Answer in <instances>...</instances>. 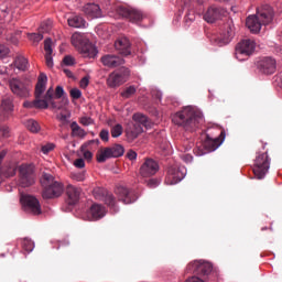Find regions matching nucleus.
Instances as JSON below:
<instances>
[{
    "mask_svg": "<svg viewBox=\"0 0 282 282\" xmlns=\"http://www.w3.org/2000/svg\"><path fill=\"white\" fill-rule=\"evenodd\" d=\"M117 14L128 20L130 23H139L144 18L142 11L134 9L132 7H124V6L117 8Z\"/></svg>",
    "mask_w": 282,
    "mask_h": 282,
    "instance_id": "obj_11",
    "label": "nucleus"
},
{
    "mask_svg": "<svg viewBox=\"0 0 282 282\" xmlns=\"http://www.w3.org/2000/svg\"><path fill=\"white\" fill-rule=\"evenodd\" d=\"M6 155H7V151L6 150L0 152V164L2 163V160L4 159Z\"/></svg>",
    "mask_w": 282,
    "mask_h": 282,
    "instance_id": "obj_60",
    "label": "nucleus"
},
{
    "mask_svg": "<svg viewBox=\"0 0 282 282\" xmlns=\"http://www.w3.org/2000/svg\"><path fill=\"white\" fill-rule=\"evenodd\" d=\"M83 11L88 19L93 20L102 18V10L97 3L85 4Z\"/></svg>",
    "mask_w": 282,
    "mask_h": 282,
    "instance_id": "obj_23",
    "label": "nucleus"
},
{
    "mask_svg": "<svg viewBox=\"0 0 282 282\" xmlns=\"http://www.w3.org/2000/svg\"><path fill=\"white\" fill-rule=\"evenodd\" d=\"M185 282H205V281L200 279L198 275L194 274L193 276L187 278Z\"/></svg>",
    "mask_w": 282,
    "mask_h": 282,
    "instance_id": "obj_50",
    "label": "nucleus"
},
{
    "mask_svg": "<svg viewBox=\"0 0 282 282\" xmlns=\"http://www.w3.org/2000/svg\"><path fill=\"white\" fill-rule=\"evenodd\" d=\"M274 19V9L270 4H264L257 10L256 14H251L246 20V26L251 33L258 34L261 26L272 23Z\"/></svg>",
    "mask_w": 282,
    "mask_h": 282,
    "instance_id": "obj_3",
    "label": "nucleus"
},
{
    "mask_svg": "<svg viewBox=\"0 0 282 282\" xmlns=\"http://www.w3.org/2000/svg\"><path fill=\"white\" fill-rule=\"evenodd\" d=\"M35 183L34 167L32 165L23 164L19 167L18 185L22 188L32 186Z\"/></svg>",
    "mask_w": 282,
    "mask_h": 282,
    "instance_id": "obj_9",
    "label": "nucleus"
},
{
    "mask_svg": "<svg viewBox=\"0 0 282 282\" xmlns=\"http://www.w3.org/2000/svg\"><path fill=\"white\" fill-rule=\"evenodd\" d=\"M115 50L123 56H129L131 54V43L127 36H121L115 41Z\"/></svg>",
    "mask_w": 282,
    "mask_h": 282,
    "instance_id": "obj_20",
    "label": "nucleus"
},
{
    "mask_svg": "<svg viewBox=\"0 0 282 282\" xmlns=\"http://www.w3.org/2000/svg\"><path fill=\"white\" fill-rule=\"evenodd\" d=\"M172 121L191 132L198 130L205 123L203 112L192 107H186L174 115Z\"/></svg>",
    "mask_w": 282,
    "mask_h": 282,
    "instance_id": "obj_1",
    "label": "nucleus"
},
{
    "mask_svg": "<svg viewBox=\"0 0 282 282\" xmlns=\"http://www.w3.org/2000/svg\"><path fill=\"white\" fill-rule=\"evenodd\" d=\"M20 202L26 209L31 210L33 215H41L40 202L34 196L21 193Z\"/></svg>",
    "mask_w": 282,
    "mask_h": 282,
    "instance_id": "obj_15",
    "label": "nucleus"
},
{
    "mask_svg": "<svg viewBox=\"0 0 282 282\" xmlns=\"http://www.w3.org/2000/svg\"><path fill=\"white\" fill-rule=\"evenodd\" d=\"M142 132H144L143 130V126L134 122L131 130L128 132L129 138H131L132 140L137 139Z\"/></svg>",
    "mask_w": 282,
    "mask_h": 282,
    "instance_id": "obj_33",
    "label": "nucleus"
},
{
    "mask_svg": "<svg viewBox=\"0 0 282 282\" xmlns=\"http://www.w3.org/2000/svg\"><path fill=\"white\" fill-rule=\"evenodd\" d=\"M226 13L227 11L224 8L210 6L204 13V20L205 22L213 24L221 20L226 15Z\"/></svg>",
    "mask_w": 282,
    "mask_h": 282,
    "instance_id": "obj_13",
    "label": "nucleus"
},
{
    "mask_svg": "<svg viewBox=\"0 0 282 282\" xmlns=\"http://www.w3.org/2000/svg\"><path fill=\"white\" fill-rule=\"evenodd\" d=\"M123 132V128L121 124H117L115 127H112V129H110V134L112 135V138H119Z\"/></svg>",
    "mask_w": 282,
    "mask_h": 282,
    "instance_id": "obj_39",
    "label": "nucleus"
},
{
    "mask_svg": "<svg viewBox=\"0 0 282 282\" xmlns=\"http://www.w3.org/2000/svg\"><path fill=\"white\" fill-rule=\"evenodd\" d=\"M254 53V41L247 39L236 45V58L240 62L248 59Z\"/></svg>",
    "mask_w": 282,
    "mask_h": 282,
    "instance_id": "obj_10",
    "label": "nucleus"
},
{
    "mask_svg": "<svg viewBox=\"0 0 282 282\" xmlns=\"http://www.w3.org/2000/svg\"><path fill=\"white\" fill-rule=\"evenodd\" d=\"M158 185H159V181L155 180V178H151V180L147 181V186H148L149 188H154V187H156Z\"/></svg>",
    "mask_w": 282,
    "mask_h": 282,
    "instance_id": "obj_49",
    "label": "nucleus"
},
{
    "mask_svg": "<svg viewBox=\"0 0 282 282\" xmlns=\"http://www.w3.org/2000/svg\"><path fill=\"white\" fill-rule=\"evenodd\" d=\"M108 87L116 88L126 83L123 75L120 73H110L107 79Z\"/></svg>",
    "mask_w": 282,
    "mask_h": 282,
    "instance_id": "obj_27",
    "label": "nucleus"
},
{
    "mask_svg": "<svg viewBox=\"0 0 282 282\" xmlns=\"http://www.w3.org/2000/svg\"><path fill=\"white\" fill-rule=\"evenodd\" d=\"M74 165L78 169H83L85 167V161L83 159H77L75 162H74Z\"/></svg>",
    "mask_w": 282,
    "mask_h": 282,
    "instance_id": "obj_53",
    "label": "nucleus"
},
{
    "mask_svg": "<svg viewBox=\"0 0 282 282\" xmlns=\"http://www.w3.org/2000/svg\"><path fill=\"white\" fill-rule=\"evenodd\" d=\"M47 77L45 73L39 75L37 84L35 86V100L33 102H24L25 108L47 109L51 105L53 109L58 108L56 102L53 101V88H48L44 99H41L42 94L45 91Z\"/></svg>",
    "mask_w": 282,
    "mask_h": 282,
    "instance_id": "obj_2",
    "label": "nucleus"
},
{
    "mask_svg": "<svg viewBox=\"0 0 282 282\" xmlns=\"http://www.w3.org/2000/svg\"><path fill=\"white\" fill-rule=\"evenodd\" d=\"M79 122L85 126V127H88V126H91L95 123L94 119L90 118V117H83L79 119Z\"/></svg>",
    "mask_w": 282,
    "mask_h": 282,
    "instance_id": "obj_43",
    "label": "nucleus"
},
{
    "mask_svg": "<svg viewBox=\"0 0 282 282\" xmlns=\"http://www.w3.org/2000/svg\"><path fill=\"white\" fill-rule=\"evenodd\" d=\"M93 193L97 200L106 203L110 208H115L116 212V197L111 193L102 187H96Z\"/></svg>",
    "mask_w": 282,
    "mask_h": 282,
    "instance_id": "obj_16",
    "label": "nucleus"
},
{
    "mask_svg": "<svg viewBox=\"0 0 282 282\" xmlns=\"http://www.w3.org/2000/svg\"><path fill=\"white\" fill-rule=\"evenodd\" d=\"M235 36V24L232 21H228L224 25V31L220 35H212L210 42L217 46H224L229 44L231 39Z\"/></svg>",
    "mask_w": 282,
    "mask_h": 282,
    "instance_id": "obj_8",
    "label": "nucleus"
},
{
    "mask_svg": "<svg viewBox=\"0 0 282 282\" xmlns=\"http://www.w3.org/2000/svg\"><path fill=\"white\" fill-rule=\"evenodd\" d=\"M225 139L226 131H221L220 135L216 139L207 137L206 140L204 141V148L208 151H215L224 143Z\"/></svg>",
    "mask_w": 282,
    "mask_h": 282,
    "instance_id": "obj_21",
    "label": "nucleus"
},
{
    "mask_svg": "<svg viewBox=\"0 0 282 282\" xmlns=\"http://www.w3.org/2000/svg\"><path fill=\"white\" fill-rule=\"evenodd\" d=\"M182 160L189 163L193 161V156L191 154H183L181 155Z\"/></svg>",
    "mask_w": 282,
    "mask_h": 282,
    "instance_id": "obj_57",
    "label": "nucleus"
},
{
    "mask_svg": "<svg viewBox=\"0 0 282 282\" xmlns=\"http://www.w3.org/2000/svg\"><path fill=\"white\" fill-rule=\"evenodd\" d=\"M99 138H101V140L104 142H108L109 141V131L108 130H101V132H99Z\"/></svg>",
    "mask_w": 282,
    "mask_h": 282,
    "instance_id": "obj_47",
    "label": "nucleus"
},
{
    "mask_svg": "<svg viewBox=\"0 0 282 282\" xmlns=\"http://www.w3.org/2000/svg\"><path fill=\"white\" fill-rule=\"evenodd\" d=\"M13 175H15V170L14 169L12 170V172L9 176H13Z\"/></svg>",
    "mask_w": 282,
    "mask_h": 282,
    "instance_id": "obj_64",
    "label": "nucleus"
},
{
    "mask_svg": "<svg viewBox=\"0 0 282 282\" xmlns=\"http://www.w3.org/2000/svg\"><path fill=\"white\" fill-rule=\"evenodd\" d=\"M22 248H23V250L26 251L28 253H31V252L33 251V249H34V243H33V241L30 240V239H24V240L22 241Z\"/></svg>",
    "mask_w": 282,
    "mask_h": 282,
    "instance_id": "obj_38",
    "label": "nucleus"
},
{
    "mask_svg": "<svg viewBox=\"0 0 282 282\" xmlns=\"http://www.w3.org/2000/svg\"><path fill=\"white\" fill-rule=\"evenodd\" d=\"M41 184L44 187L42 196L45 199L59 197L64 192L63 184L55 181L53 175L48 173H43Z\"/></svg>",
    "mask_w": 282,
    "mask_h": 282,
    "instance_id": "obj_4",
    "label": "nucleus"
},
{
    "mask_svg": "<svg viewBox=\"0 0 282 282\" xmlns=\"http://www.w3.org/2000/svg\"><path fill=\"white\" fill-rule=\"evenodd\" d=\"M70 129L73 137L85 138L87 135L86 131L75 121L70 124Z\"/></svg>",
    "mask_w": 282,
    "mask_h": 282,
    "instance_id": "obj_34",
    "label": "nucleus"
},
{
    "mask_svg": "<svg viewBox=\"0 0 282 282\" xmlns=\"http://www.w3.org/2000/svg\"><path fill=\"white\" fill-rule=\"evenodd\" d=\"M115 193H117V196H119V200L123 202V204H131L138 199L135 192L124 186H117Z\"/></svg>",
    "mask_w": 282,
    "mask_h": 282,
    "instance_id": "obj_18",
    "label": "nucleus"
},
{
    "mask_svg": "<svg viewBox=\"0 0 282 282\" xmlns=\"http://www.w3.org/2000/svg\"><path fill=\"white\" fill-rule=\"evenodd\" d=\"M213 270L214 265L212 262L205 260H195L186 265L185 273H192L199 278H207L212 274Z\"/></svg>",
    "mask_w": 282,
    "mask_h": 282,
    "instance_id": "obj_5",
    "label": "nucleus"
},
{
    "mask_svg": "<svg viewBox=\"0 0 282 282\" xmlns=\"http://www.w3.org/2000/svg\"><path fill=\"white\" fill-rule=\"evenodd\" d=\"M52 30V21L47 20L41 23L40 31L41 33H48Z\"/></svg>",
    "mask_w": 282,
    "mask_h": 282,
    "instance_id": "obj_40",
    "label": "nucleus"
},
{
    "mask_svg": "<svg viewBox=\"0 0 282 282\" xmlns=\"http://www.w3.org/2000/svg\"><path fill=\"white\" fill-rule=\"evenodd\" d=\"M64 73L67 75V77H69V78L73 77L72 70H68L67 68H65V69H64Z\"/></svg>",
    "mask_w": 282,
    "mask_h": 282,
    "instance_id": "obj_61",
    "label": "nucleus"
},
{
    "mask_svg": "<svg viewBox=\"0 0 282 282\" xmlns=\"http://www.w3.org/2000/svg\"><path fill=\"white\" fill-rule=\"evenodd\" d=\"M67 117L65 115H62L61 120L66 121Z\"/></svg>",
    "mask_w": 282,
    "mask_h": 282,
    "instance_id": "obj_63",
    "label": "nucleus"
},
{
    "mask_svg": "<svg viewBox=\"0 0 282 282\" xmlns=\"http://www.w3.org/2000/svg\"><path fill=\"white\" fill-rule=\"evenodd\" d=\"M44 50H45V62H46V66L48 68H53L54 63H53V48H52V40L51 39H46L44 42Z\"/></svg>",
    "mask_w": 282,
    "mask_h": 282,
    "instance_id": "obj_28",
    "label": "nucleus"
},
{
    "mask_svg": "<svg viewBox=\"0 0 282 282\" xmlns=\"http://www.w3.org/2000/svg\"><path fill=\"white\" fill-rule=\"evenodd\" d=\"M84 156H85V159L90 160V159L93 158V153L89 152V151H86V152L84 153Z\"/></svg>",
    "mask_w": 282,
    "mask_h": 282,
    "instance_id": "obj_59",
    "label": "nucleus"
},
{
    "mask_svg": "<svg viewBox=\"0 0 282 282\" xmlns=\"http://www.w3.org/2000/svg\"><path fill=\"white\" fill-rule=\"evenodd\" d=\"M11 91L20 97V98H26L30 93V88L26 83L22 82V79H10L9 82Z\"/></svg>",
    "mask_w": 282,
    "mask_h": 282,
    "instance_id": "obj_14",
    "label": "nucleus"
},
{
    "mask_svg": "<svg viewBox=\"0 0 282 282\" xmlns=\"http://www.w3.org/2000/svg\"><path fill=\"white\" fill-rule=\"evenodd\" d=\"M107 215L106 208L100 204H94L89 209V217L93 221H98V219H102Z\"/></svg>",
    "mask_w": 282,
    "mask_h": 282,
    "instance_id": "obj_25",
    "label": "nucleus"
},
{
    "mask_svg": "<svg viewBox=\"0 0 282 282\" xmlns=\"http://www.w3.org/2000/svg\"><path fill=\"white\" fill-rule=\"evenodd\" d=\"M68 24L70 28L82 29L85 28L86 21L80 15H74L73 18L68 19Z\"/></svg>",
    "mask_w": 282,
    "mask_h": 282,
    "instance_id": "obj_30",
    "label": "nucleus"
},
{
    "mask_svg": "<svg viewBox=\"0 0 282 282\" xmlns=\"http://www.w3.org/2000/svg\"><path fill=\"white\" fill-rule=\"evenodd\" d=\"M89 85V79L88 77H83L82 82H80V87L82 88H86Z\"/></svg>",
    "mask_w": 282,
    "mask_h": 282,
    "instance_id": "obj_56",
    "label": "nucleus"
},
{
    "mask_svg": "<svg viewBox=\"0 0 282 282\" xmlns=\"http://www.w3.org/2000/svg\"><path fill=\"white\" fill-rule=\"evenodd\" d=\"M54 148H55L54 144L48 143V144L42 147V152H43L44 154H47L48 152H51L52 150H54Z\"/></svg>",
    "mask_w": 282,
    "mask_h": 282,
    "instance_id": "obj_48",
    "label": "nucleus"
},
{
    "mask_svg": "<svg viewBox=\"0 0 282 282\" xmlns=\"http://www.w3.org/2000/svg\"><path fill=\"white\" fill-rule=\"evenodd\" d=\"M12 111H13L12 99L10 97L3 98L0 106V116L3 119H7L11 116Z\"/></svg>",
    "mask_w": 282,
    "mask_h": 282,
    "instance_id": "obj_26",
    "label": "nucleus"
},
{
    "mask_svg": "<svg viewBox=\"0 0 282 282\" xmlns=\"http://www.w3.org/2000/svg\"><path fill=\"white\" fill-rule=\"evenodd\" d=\"M14 66L19 70L25 72L29 68V62L24 56L18 55L14 59Z\"/></svg>",
    "mask_w": 282,
    "mask_h": 282,
    "instance_id": "obj_32",
    "label": "nucleus"
},
{
    "mask_svg": "<svg viewBox=\"0 0 282 282\" xmlns=\"http://www.w3.org/2000/svg\"><path fill=\"white\" fill-rule=\"evenodd\" d=\"M9 54V47L3 44H0V58L6 57Z\"/></svg>",
    "mask_w": 282,
    "mask_h": 282,
    "instance_id": "obj_46",
    "label": "nucleus"
},
{
    "mask_svg": "<svg viewBox=\"0 0 282 282\" xmlns=\"http://www.w3.org/2000/svg\"><path fill=\"white\" fill-rule=\"evenodd\" d=\"M72 44L78 46L79 52L86 58H95L98 54L97 47L89 40H83L78 34L72 36Z\"/></svg>",
    "mask_w": 282,
    "mask_h": 282,
    "instance_id": "obj_6",
    "label": "nucleus"
},
{
    "mask_svg": "<svg viewBox=\"0 0 282 282\" xmlns=\"http://www.w3.org/2000/svg\"><path fill=\"white\" fill-rule=\"evenodd\" d=\"M258 67L262 74L272 75L275 72V59L272 57H264L259 62Z\"/></svg>",
    "mask_w": 282,
    "mask_h": 282,
    "instance_id": "obj_22",
    "label": "nucleus"
},
{
    "mask_svg": "<svg viewBox=\"0 0 282 282\" xmlns=\"http://www.w3.org/2000/svg\"><path fill=\"white\" fill-rule=\"evenodd\" d=\"M117 74H121V76H123V79L127 82V77L130 76V70L129 68H121Z\"/></svg>",
    "mask_w": 282,
    "mask_h": 282,
    "instance_id": "obj_52",
    "label": "nucleus"
},
{
    "mask_svg": "<svg viewBox=\"0 0 282 282\" xmlns=\"http://www.w3.org/2000/svg\"><path fill=\"white\" fill-rule=\"evenodd\" d=\"M110 154L112 158H120L124 154V148L120 144H115V147L110 148Z\"/></svg>",
    "mask_w": 282,
    "mask_h": 282,
    "instance_id": "obj_36",
    "label": "nucleus"
},
{
    "mask_svg": "<svg viewBox=\"0 0 282 282\" xmlns=\"http://www.w3.org/2000/svg\"><path fill=\"white\" fill-rule=\"evenodd\" d=\"M270 170V156L268 152L258 153L253 163V174L258 180H262Z\"/></svg>",
    "mask_w": 282,
    "mask_h": 282,
    "instance_id": "obj_7",
    "label": "nucleus"
},
{
    "mask_svg": "<svg viewBox=\"0 0 282 282\" xmlns=\"http://www.w3.org/2000/svg\"><path fill=\"white\" fill-rule=\"evenodd\" d=\"M63 62H64V64H65L66 66H73V65H75V58H74L73 56H70V55H66V56L64 57Z\"/></svg>",
    "mask_w": 282,
    "mask_h": 282,
    "instance_id": "obj_45",
    "label": "nucleus"
},
{
    "mask_svg": "<svg viewBox=\"0 0 282 282\" xmlns=\"http://www.w3.org/2000/svg\"><path fill=\"white\" fill-rule=\"evenodd\" d=\"M187 170L184 166H170L165 177L167 185H175L186 176Z\"/></svg>",
    "mask_w": 282,
    "mask_h": 282,
    "instance_id": "obj_12",
    "label": "nucleus"
},
{
    "mask_svg": "<svg viewBox=\"0 0 282 282\" xmlns=\"http://www.w3.org/2000/svg\"><path fill=\"white\" fill-rule=\"evenodd\" d=\"M188 20H189V21H194V18H189V15H186V17H185V21L188 22Z\"/></svg>",
    "mask_w": 282,
    "mask_h": 282,
    "instance_id": "obj_62",
    "label": "nucleus"
},
{
    "mask_svg": "<svg viewBox=\"0 0 282 282\" xmlns=\"http://www.w3.org/2000/svg\"><path fill=\"white\" fill-rule=\"evenodd\" d=\"M124 64V58L116 54H104L101 56V65L108 68H117Z\"/></svg>",
    "mask_w": 282,
    "mask_h": 282,
    "instance_id": "obj_19",
    "label": "nucleus"
},
{
    "mask_svg": "<svg viewBox=\"0 0 282 282\" xmlns=\"http://www.w3.org/2000/svg\"><path fill=\"white\" fill-rule=\"evenodd\" d=\"M29 40L34 43H39L43 40V33L41 31H39L37 33H30Z\"/></svg>",
    "mask_w": 282,
    "mask_h": 282,
    "instance_id": "obj_41",
    "label": "nucleus"
},
{
    "mask_svg": "<svg viewBox=\"0 0 282 282\" xmlns=\"http://www.w3.org/2000/svg\"><path fill=\"white\" fill-rule=\"evenodd\" d=\"M137 93V88L135 86H128L126 88V90H123V93H121V97L126 98V99H129L131 98L132 96H134Z\"/></svg>",
    "mask_w": 282,
    "mask_h": 282,
    "instance_id": "obj_37",
    "label": "nucleus"
},
{
    "mask_svg": "<svg viewBox=\"0 0 282 282\" xmlns=\"http://www.w3.org/2000/svg\"><path fill=\"white\" fill-rule=\"evenodd\" d=\"M82 189L79 187L68 185L66 187L67 203L69 205H75L78 203Z\"/></svg>",
    "mask_w": 282,
    "mask_h": 282,
    "instance_id": "obj_24",
    "label": "nucleus"
},
{
    "mask_svg": "<svg viewBox=\"0 0 282 282\" xmlns=\"http://www.w3.org/2000/svg\"><path fill=\"white\" fill-rule=\"evenodd\" d=\"M159 163L153 159H145L142 165L140 166V175L143 177L153 176L159 172Z\"/></svg>",
    "mask_w": 282,
    "mask_h": 282,
    "instance_id": "obj_17",
    "label": "nucleus"
},
{
    "mask_svg": "<svg viewBox=\"0 0 282 282\" xmlns=\"http://www.w3.org/2000/svg\"><path fill=\"white\" fill-rule=\"evenodd\" d=\"M73 177L78 181V182H82L85 180V174L84 173H77V174H74Z\"/></svg>",
    "mask_w": 282,
    "mask_h": 282,
    "instance_id": "obj_55",
    "label": "nucleus"
},
{
    "mask_svg": "<svg viewBox=\"0 0 282 282\" xmlns=\"http://www.w3.org/2000/svg\"><path fill=\"white\" fill-rule=\"evenodd\" d=\"M64 88L63 86H58L55 90V96H54V90H53V102H55V99H61L64 96Z\"/></svg>",
    "mask_w": 282,
    "mask_h": 282,
    "instance_id": "obj_42",
    "label": "nucleus"
},
{
    "mask_svg": "<svg viewBox=\"0 0 282 282\" xmlns=\"http://www.w3.org/2000/svg\"><path fill=\"white\" fill-rule=\"evenodd\" d=\"M132 120L135 122V123H139L141 127L145 128V129H149L152 127V123L151 121L149 120L148 117L141 115V113H135L132 116Z\"/></svg>",
    "mask_w": 282,
    "mask_h": 282,
    "instance_id": "obj_29",
    "label": "nucleus"
},
{
    "mask_svg": "<svg viewBox=\"0 0 282 282\" xmlns=\"http://www.w3.org/2000/svg\"><path fill=\"white\" fill-rule=\"evenodd\" d=\"M113 158L111 155L110 148H104L99 151H97V162L105 163L108 159Z\"/></svg>",
    "mask_w": 282,
    "mask_h": 282,
    "instance_id": "obj_31",
    "label": "nucleus"
},
{
    "mask_svg": "<svg viewBox=\"0 0 282 282\" xmlns=\"http://www.w3.org/2000/svg\"><path fill=\"white\" fill-rule=\"evenodd\" d=\"M26 129L32 133H39L41 130V126L37 121L30 119L25 122Z\"/></svg>",
    "mask_w": 282,
    "mask_h": 282,
    "instance_id": "obj_35",
    "label": "nucleus"
},
{
    "mask_svg": "<svg viewBox=\"0 0 282 282\" xmlns=\"http://www.w3.org/2000/svg\"><path fill=\"white\" fill-rule=\"evenodd\" d=\"M70 96L73 99H79L82 97V90L79 88H72Z\"/></svg>",
    "mask_w": 282,
    "mask_h": 282,
    "instance_id": "obj_44",
    "label": "nucleus"
},
{
    "mask_svg": "<svg viewBox=\"0 0 282 282\" xmlns=\"http://www.w3.org/2000/svg\"><path fill=\"white\" fill-rule=\"evenodd\" d=\"M192 149V147L191 145H183V147H180V151L181 152H186V151H189Z\"/></svg>",
    "mask_w": 282,
    "mask_h": 282,
    "instance_id": "obj_58",
    "label": "nucleus"
},
{
    "mask_svg": "<svg viewBox=\"0 0 282 282\" xmlns=\"http://www.w3.org/2000/svg\"><path fill=\"white\" fill-rule=\"evenodd\" d=\"M0 132H1L2 137L8 138L10 134V129L8 127H2L0 129Z\"/></svg>",
    "mask_w": 282,
    "mask_h": 282,
    "instance_id": "obj_54",
    "label": "nucleus"
},
{
    "mask_svg": "<svg viewBox=\"0 0 282 282\" xmlns=\"http://www.w3.org/2000/svg\"><path fill=\"white\" fill-rule=\"evenodd\" d=\"M126 156H127L128 160L133 161V160H137L138 154H137V152H134V151H132V150H129V151L127 152Z\"/></svg>",
    "mask_w": 282,
    "mask_h": 282,
    "instance_id": "obj_51",
    "label": "nucleus"
}]
</instances>
